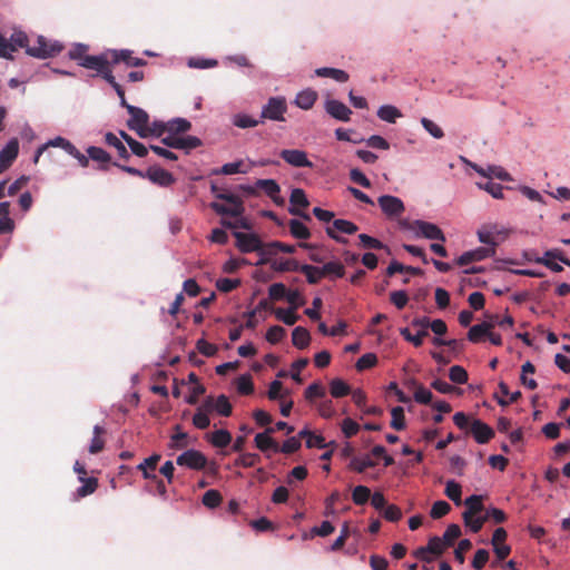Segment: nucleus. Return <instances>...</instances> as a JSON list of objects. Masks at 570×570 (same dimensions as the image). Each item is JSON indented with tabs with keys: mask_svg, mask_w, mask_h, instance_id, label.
<instances>
[{
	"mask_svg": "<svg viewBox=\"0 0 570 570\" xmlns=\"http://www.w3.org/2000/svg\"><path fill=\"white\" fill-rule=\"evenodd\" d=\"M289 203L293 206H298L301 208H306L309 205L307 196L305 191L301 188H294L289 196Z\"/></svg>",
	"mask_w": 570,
	"mask_h": 570,
	"instance_id": "obj_51",
	"label": "nucleus"
},
{
	"mask_svg": "<svg viewBox=\"0 0 570 570\" xmlns=\"http://www.w3.org/2000/svg\"><path fill=\"white\" fill-rule=\"evenodd\" d=\"M376 115L381 120L389 124H395L403 116L401 110L393 105H382Z\"/></svg>",
	"mask_w": 570,
	"mask_h": 570,
	"instance_id": "obj_27",
	"label": "nucleus"
},
{
	"mask_svg": "<svg viewBox=\"0 0 570 570\" xmlns=\"http://www.w3.org/2000/svg\"><path fill=\"white\" fill-rule=\"evenodd\" d=\"M161 142L174 149H181L189 153L193 149L202 146V140L196 136L177 137V135H168L161 138Z\"/></svg>",
	"mask_w": 570,
	"mask_h": 570,
	"instance_id": "obj_10",
	"label": "nucleus"
},
{
	"mask_svg": "<svg viewBox=\"0 0 570 570\" xmlns=\"http://www.w3.org/2000/svg\"><path fill=\"white\" fill-rule=\"evenodd\" d=\"M82 485L77 489V495L79 498H85L91 493H94L98 487V481L96 478H78Z\"/></svg>",
	"mask_w": 570,
	"mask_h": 570,
	"instance_id": "obj_36",
	"label": "nucleus"
},
{
	"mask_svg": "<svg viewBox=\"0 0 570 570\" xmlns=\"http://www.w3.org/2000/svg\"><path fill=\"white\" fill-rule=\"evenodd\" d=\"M469 165L479 175H481L483 177H487V178L495 177V178H498V179H500L502 181H511L512 180L511 175L504 168H502L501 166L489 165L487 167H481V166H479L476 164H473V163H469Z\"/></svg>",
	"mask_w": 570,
	"mask_h": 570,
	"instance_id": "obj_13",
	"label": "nucleus"
},
{
	"mask_svg": "<svg viewBox=\"0 0 570 570\" xmlns=\"http://www.w3.org/2000/svg\"><path fill=\"white\" fill-rule=\"evenodd\" d=\"M105 141L107 145L115 147L118 153V156L122 159H129L130 153L126 148V146L121 142V140L112 132H107L105 135Z\"/></svg>",
	"mask_w": 570,
	"mask_h": 570,
	"instance_id": "obj_34",
	"label": "nucleus"
},
{
	"mask_svg": "<svg viewBox=\"0 0 570 570\" xmlns=\"http://www.w3.org/2000/svg\"><path fill=\"white\" fill-rule=\"evenodd\" d=\"M449 377L455 384H464L468 381V373L462 366L453 365L449 370Z\"/></svg>",
	"mask_w": 570,
	"mask_h": 570,
	"instance_id": "obj_58",
	"label": "nucleus"
},
{
	"mask_svg": "<svg viewBox=\"0 0 570 570\" xmlns=\"http://www.w3.org/2000/svg\"><path fill=\"white\" fill-rule=\"evenodd\" d=\"M217 65L218 61L212 58L190 57L187 60V66L193 69H209L216 67Z\"/></svg>",
	"mask_w": 570,
	"mask_h": 570,
	"instance_id": "obj_39",
	"label": "nucleus"
},
{
	"mask_svg": "<svg viewBox=\"0 0 570 570\" xmlns=\"http://www.w3.org/2000/svg\"><path fill=\"white\" fill-rule=\"evenodd\" d=\"M402 226L411 230L415 237H423L432 240L445 242L442 229L433 223L416 219L413 223L404 222Z\"/></svg>",
	"mask_w": 570,
	"mask_h": 570,
	"instance_id": "obj_3",
	"label": "nucleus"
},
{
	"mask_svg": "<svg viewBox=\"0 0 570 570\" xmlns=\"http://www.w3.org/2000/svg\"><path fill=\"white\" fill-rule=\"evenodd\" d=\"M471 432L475 441L480 444L487 443L494 434L493 430L480 420L472 421Z\"/></svg>",
	"mask_w": 570,
	"mask_h": 570,
	"instance_id": "obj_20",
	"label": "nucleus"
},
{
	"mask_svg": "<svg viewBox=\"0 0 570 570\" xmlns=\"http://www.w3.org/2000/svg\"><path fill=\"white\" fill-rule=\"evenodd\" d=\"M274 433V428H267L264 432L255 435L254 442L257 449L266 453L272 451L278 453V443L271 436Z\"/></svg>",
	"mask_w": 570,
	"mask_h": 570,
	"instance_id": "obj_14",
	"label": "nucleus"
},
{
	"mask_svg": "<svg viewBox=\"0 0 570 570\" xmlns=\"http://www.w3.org/2000/svg\"><path fill=\"white\" fill-rule=\"evenodd\" d=\"M165 132H168V121L164 122L161 120L149 121L146 128V138H160Z\"/></svg>",
	"mask_w": 570,
	"mask_h": 570,
	"instance_id": "obj_35",
	"label": "nucleus"
},
{
	"mask_svg": "<svg viewBox=\"0 0 570 570\" xmlns=\"http://www.w3.org/2000/svg\"><path fill=\"white\" fill-rule=\"evenodd\" d=\"M377 202L382 212L387 216H400L405 209L401 198L395 196L383 195L379 197Z\"/></svg>",
	"mask_w": 570,
	"mask_h": 570,
	"instance_id": "obj_12",
	"label": "nucleus"
},
{
	"mask_svg": "<svg viewBox=\"0 0 570 570\" xmlns=\"http://www.w3.org/2000/svg\"><path fill=\"white\" fill-rule=\"evenodd\" d=\"M215 411L223 416L232 414V404L225 394H220L215 399Z\"/></svg>",
	"mask_w": 570,
	"mask_h": 570,
	"instance_id": "obj_52",
	"label": "nucleus"
},
{
	"mask_svg": "<svg viewBox=\"0 0 570 570\" xmlns=\"http://www.w3.org/2000/svg\"><path fill=\"white\" fill-rule=\"evenodd\" d=\"M357 229L354 223L346 219H335L325 228L326 234L338 243H346V238L343 235H352Z\"/></svg>",
	"mask_w": 570,
	"mask_h": 570,
	"instance_id": "obj_8",
	"label": "nucleus"
},
{
	"mask_svg": "<svg viewBox=\"0 0 570 570\" xmlns=\"http://www.w3.org/2000/svg\"><path fill=\"white\" fill-rule=\"evenodd\" d=\"M281 157L287 164L294 167H311L312 163L308 160L305 151L299 149H283Z\"/></svg>",
	"mask_w": 570,
	"mask_h": 570,
	"instance_id": "obj_15",
	"label": "nucleus"
},
{
	"mask_svg": "<svg viewBox=\"0 0 570 570\" xmlns=\"http://www.w3.org/2000/svg\"><path fill=\"white\" fill-rule=\"evenodd\" d=\"M19 154V141L11 138L0 150V166L6 170L11 166Z\"/></svg>",
	"mask_w": 570,
	"mask_h": 570,
	"instance_id": "obj_17",
	"label": "nucleus"
},
{
	"mask_svg": "<svg viewBox=\"0 0 570 570\" xmlns=\"http://www.w3.org/2000/svg\"><path fill=\"white\" fill-rule=\"evenodd\" d=\"M451 507L446 501L440 500L433 503L431 508V517L433 519H440L450 511Z\"/></svg>",
	"mask_w": 570,
	"mask_h": 570,
	"instance_id": "obj_64",
	"label": "nucleus"
},
{
	"mask_svg": "<svg viewBox=\"0 0 570 570\" xmlns=\"http://www.w3.org/2000/svg\"><path fill=\"white\" fill-rule=\"evenodd\" d=\"M462 517L465 527L474 533L479 532L482 529L483 523L487 521V518L475 517V514H470V512H463Z\"/></svg>",
	"mask_w": 570,
	"mask_h": 570,
	"instance_id": "obj_38",
	"label": "nucleus"
},
{
	"mask_svg": "<svg viewBox=\"0 0 570 570\" xmlns=\"http://www.w3.org/2000/svg\"><path fill=\"white\" fill-rule=\"evenodd\" d=\"M255 187L263 189L268 197L274 202H277V195L279 194L281 188L276 180L258 179L255 183Z\"/></svg>",
	"mask_w": 570,
	"mask_h": 570,
	"instance_id": "obj_30",
	"label": "nucleus"
},
{
	"mask_svg": "<svg viewBox=\"0 0 570 570\" xmlns=\"http://www.w3.org/2000/svg\"><path fill=\"white\" fill-rule=\"evenodd\" d=\"M445 542L440 537H432L430 538L428 544L425 547H420L414 551V556H421L424 553H431L435 556H440L445 547Z\"/></svg>",
	"mask_w": 570,
	"mask_h": 570,
	"instance_id": "obj_25",
	"label": "nucleus"
},
{
	"mask_svg": "<svg viewBox=\"0 0 570 570\" xmlns=\"http://www.w3.org/2000/svg\"><path fill=\"white\" fill-rule=\"evenodd\" d=\"M392 420L391 426L395 430H403L405 428L404 410L402 406H395L391 411Z\"/></svg>",
	"mask_w": 570,
	"mask_h": 570,
	"instance_id": "obj_56",
	"label": "nucleus"
},
{
	"mask_svg": "<svg viewBox=\"0 0 570 570\" xmlns=\"http://www.w3.org/2000/svg\"><path fill=\"white\" fill-rule=\"evenodd\" d=\"M370 497H371V491L365 485L355 487L353 490V493H352L353 501L356 504L366 503L368 501Z\"/></svg>",
	"mask_w": 570,
	"mask_h": 570,
	"instance_id": "obj_61",
	"label": "nucleus"
},
{
	"mask_svg": "<svg viewBox=\"0 0 570 570\" xmlns=\"http://www.w3.org/2000/svg\"><path fill=\"white\" fill-rule=\"evenodd\" d=\"M88 50V45L76 42L69 50L68 57L69 59L77 61V63L82 68L97 69V67L102 62V53L95 56L86 55Z\"/></svg>",
	"mask_w": 570,
	"mask_h": 570,
	"instance_id": "obj_4",
	"label": "nucleus"
},
{
	"mask_svg": "<svg viewBox=\"0 0 570 570\" xmlns=\"http://www.w3.org/2000/svg\"><path fill=\"white\" fill-rule=\"evenodd\" d=\"M87 155L89 158L94 161L100 163V169L105 170L107 169L104 164H109L111 160V156L101 147L90 146L87 148Z\"/></svg>",
	"mask_w": 570,
	"mask_h": 570,
	"instance_id": "obj_29",
	"label": "nucleus"
},
{
	"mask_svg": "<svg viewBox=\"0 0 570 570\" xmlns=\"http://www.w3.org/2000/svg\"><path fill=\"white\" fill-rule=\"evenodd\" d=\"M316 97L317 95L315 91L308 89L303 90L297 94L295 104L302 109H308L314 105Z\"/></svg>",
	"mask_w": 570,
	"mask_h": 570,
	"instance_id": "obj_37",
	"label": "nucleus"
},
{
	"mask_svg": "<svg viewBox=\"0 0 570 570\" xmlns=\"http://www.w3.org/2000/svg\"><path fill=\"white\" fill-rule=\"evenodd\" d=\"M202 502L209 509L217 508L222 502V495L217 490L210 489L203 495Z\"/></svg>",
	"mask_w": 570,
	"mask_h": 570,
	"instance_id": "obj_49",
	"label": "nucleus"
},
{
	"mask_svg": "<svg viewBox=\"0 0 570 570\" xmlns=\"http://www.w3.org/2000/svg\"><path fill=\"white\" fill-rule=\"evenodd\" d=\"M298 271L305 274L311 284H315L321 281V267L304 264L299 266Z\"/></svg>",
	"mask_w": 570,
	"mask_h": 570,
	"instance_id": "obj_57",
	"label": "nucleus"
},
{
	"mask_svg": "<svg viewBox=\"0 0 570 570\" xmlns=\"http://www.w3.org/2000/svg\"><path fill=\"white\" fill-rule=\"evenodd\" d=\"M287 111V105L284 97H271L268 101L262 107L261 119H268L273 121H284V115Z\"/></svg>",
	"mask_w": 570,
	"mask_h": 570,
	"instance_id": "obj_5",
	"label": "nucleus"
},
{
	"mask_svg": "<svg viewBox=\"0 0 570 570\" xmlns=\"http://www.w3.org/2000/svg\"><path fill=\"white\" fill-rule=\"evenodd\" d=\"M62 49L63 45L60 41L38 36L37 46L27 47V55L37 59H48L60 53Z\"/></svg>",
	"mask_w": 570,
	"mask_h": 570,
	"instance_id": "obj_2",
	"label": "nucleus"
},
{
	"mask_svg": "<svg viewBox=\"0 0 570 570\" xmlns=\"http://www.w3.org/2000/svg\"><path fill=\"white\" fill-rule=\"evenodd\" d=\"M9 40L12 43V47L14 48V51L18 48H24L27 50V47H30L28 45V41H29L28 36L22 30H14L12 32V35L10 36Z\"/></svg>",
	"mask_w": 570,
	"mask_h": 570,
	"instance_id": "obj_55",
	"label": "nucleus"
},
{
	"mask_svg": "<svg viewBox=\"0 0 570 570\" xmlns=\"http://www.w3.org/2000/svg\"><path fill=\"white\" fill-rule=\"evenodd\" d=\"M193 424L199 430L207 429L210 424L208 414L203 409H197L193 416Z\"/></svg>",
	"mask_w": 570,
	"mask_h": 570,
	"instance_id": "obj_63",
	"label": "nucleus"
},
{
	"mask_svg": "<svg viewBox=\"0 0 570 570\" xmlns=\"http://www.w3.org/2000/svg\"><path fill=\"white\" fill-rule=\"evenodd\" d=\"M560 257V249H549L546 250L542 257H537L534 259L535 263L542 264L550 268L554 273L562 272L563 267L561 264L554 262L556 259L559 261Z\"/></svg>",
	"mask_w": 570,
	"mask_h": 570,
	"instance_id": "obj_21",
	"label": "nucleus"
},
{
	"mask_svg": "<svg viewBox=\"0 0 570 570\" xmlns=\"http://www.w3.org/2000/svg\"><path fill=\"white\" fill-rule=\"evenodd\" d=\"M412 326L417 328L416 334H411L407 327H402L400 334L416 347L422 345L423 338L429 334V328L438 336L445 334L448 330L446 324L442 320L430 322L428 317L414 318Z\"/></svg>",
	"mask_w": 570,
	"mask_h": 570,
	"instance_id": "obj_1",
	"label": "nucleus"
},
{
	"mask_svg": "<svg viewBox=\"0 0 570 570\" xmlns=\"http://www.w3.org/2000/svg\"><path fill=\"white\" fill-rule=\"evenodd\" d=\"M420 122L422 125V127L435 139H441L444 137V131L442 130V128L436 125L433 120L426 118V117H422L420 119Z\"/></svg>",
	"mask_w": 570,
	"mask_h": 570,
	"instance_id": "obj_46",
	"label": "nucleus"
},
{
	"mask_svg": "<svg viewBox=\"0 0 570 570\" xmlns=\"http://www.w3.org/2000/svg\"><path fill=\"white\" fill-rule=\"evenodd\" d=\"M128 114L130 118L127 120V127L145 139L146 128L150 120L148 112L140 107L129 106Z\"/></svg>",
	"mask_w": 570,
	"mask_h": 570,
	"instance_id": "obj_6",
	"label": "nucleus"
},
{
	"mask_svg": "<svg viewBox=\"0 0 570 570\" xmlns=\"http://www.w3.org/2000/svg\"><path fill=\"white\" fill-rule=\"evenodd\" d=\"M478 188L485 190L495 199L503 198V186L493 181L476 183Z\"/></svg>",
	"mask_w": 570,
	"mask_h": 570,
	"instance_id": "obj_45",
	"label": "nucleus"
},
{
	"mask_svg": "<svg viewBox=\"0 0 570 570\" xmlns=\"http://www.w3.org/2000/svg\"><path fill=\"white\" fill-rule=\"evenodd\" d=\"M233 235L236 238V246L242 253L257 252L259 258H262V250L265 249V245L256 234L233 232Z\"/></svg>",
	"mask_w": 570,
	"mask_h": 570,
	"instance_id": "obj_7",
	"label": "nucleus"
},
{
	"mask_svg": "<svg viewBox=\"0 0 570 570\" xmlns=\"http://www.w3.org/2000/svg\"><path fill=\"white\" fill-rule=\"evenodd\" d=\"M145 178L161 187H168L175 181L174 176L160 167H149Z\"/></svg>",
	"mask_w": 570,
	"mask_h": 570,
	"instance_id": "obj_18",
	"label": "nucleus"
},
{
	"mask_svg": "<svg viewBox=\"0 0 570 570\" xmlns=\"http://www.w3.org/2000/svg\"><path fill=\"white\" fill-rule=\"evenodd\" d=\"M493 327L492 323L482 322L470 327L468 340L472 343H479L487 338L489 331Z\"/></svg>",
	"mask_w": 570,
	"mask_h": 570,
	"instance_id": "obj_26",
	"label": "nucleus"
},
{
	"mask_svg": "<svg viewBox=\"0 0 570 570\" xmlns=\"http://www.w3.org/2000/svg\"><path fill=\"white\" fill-rule=\"evenodd\" d=\"M262 122H263V120L261 118L255 119L246 114H237L233 120V124L236 127L243 128V129L256 127Z\"/></svg>",
	"mask_w": 570,
	"mask_h": 570,
	"instance_id": "obj_41",
	"label": "nucleus"
},
{
	"mask_svg": "<svg viewBox=\"0 0 570 570\" xmlns=\"http://www.w3.org/2000/svg\"><path fill=\"white\" fill-rule=\"evenodd\" d=\"M464 504L466 507L464 512H470V514H476L483 510L481 495L473 494L466 498Z\"/></svg>",
	"mask_w": 570,
	"mask_h": 570,
	"instance_id": "obj_54",
	"label": "nucleus"
},
{
	"mask_svg": "<svg viewBox=\"0 0 570 570\" xmlns=\"http://www.w3.org/2000/svg\"><path fill=\"white\" fill-rule=\"evenodd\" d=\"M476 234L479 242L488 245L487 248L495 249L497 240L494 236L500 234V230L497 225H484L478 230Z\"/></svg>",
	"mask_w": 570,
	"mask_h": 570,
	"instance_id": "obj_22",
	"label": "nucleus"
},
{
	"mask_svg": "<svg viewBox=\"0 0 570 570\" xmlns=\"http://www.w3.org/2000/svg\"><path fill=\"white\" fill-rule=\"evenodd\" d=\"M330 392L334 397H342L348 394L351 391L348 384L343 380L334 379L330 382Z\"/></svg>",
	"mask_w": 570,
	"mask_h": 570,
	"instance_id": "obj_44",
	"label": "nucleus"
},
{
	"mask_svg": "<svg viewBox=\"0 0 570 570\" xmlns=\"http://www.w3.org/2000/svg\"><path fill=\"white\" fill-rule=\"evenodd\" d=\"M235 218V220L222 218L220 224L225 228L234 229V232H238V228L250 229V223L246 218H244L243 216Z\"/></svg>",
	"mask_w": 570,
	"mask_h": 570,
	"instance_id": "obj_50",
	"label": "nucleus"
},
{
	"mask_svg": "<svg viewBox=\"0 0 570 570\" xmlns=\"http://www.w3.org/2000/svg\"><path fill=\"white\" fill-rule=\"evenodd\" d=\"M324 108L336 120L346 122L351 119L352 110L340 100L327 98L324 101Z\"/></svg>",
	"mask_w": 570,
	"mask_h": 570,
	"instance_id": "obj_11",
	"label": "nucleus"
},
{
	"mask_svg": "<svg viewBox=\"0 0 570 570\" xmlns=\"http://www.w3.org/2000/svg\"><path fill=\"white\" fill-rule=\"evenodd\" d=\"M495 254V249L479 247L472 250L464 252L456 261L459 265H466L472 262H480L488 257H492Z\"/></svg>",
	"mask_w": 570,
	"mask_h": 570,
	"instance_id": "obj_16",
	"label": "nucleus"
},
{
	"mask_svg": "<svg viewBox=\"0 0 570 570\" xmlns=\"http://www.w3.org/2000/svg\"><path fill=\"white\" fill-rule=\"evenodd\" d=\"M275 316L286 325H294L298 320V315L294 312V308H277L275 309Z\"/></svg>",
	"mask_w": 570,
	"mask_h": 570,
	"instance_id": "obj_53",
	"label": "nucleus"
},
{
	"mask_svg": "<svg viewBox=\"0 0 570 570\" xmlns=\"http://www.w3.org/2000/svg\"><path fill=\"white\" fill-rule=\"evenodd\" d=\"M291 234L298 239H306L309 237L308 228L298 219L289 220Z\"/></svg>",
	"mask_w": 570,
	"mask_h": 570,
	"instance_id": "obj_48",
	"label": "nucleus"
},
{
	"mask_svg": "<svg viewBox=\"0 0 570 570\" xmlns=\"http://www.w3.org/2000/svg\"><path fill=\"white\" fill-rule=\"evenodd\" d=\"M261 460L259 455L256 453H242L236 460L235 465L252 468Z\"/></svg>",
	"mask_w": 570,
	"mask_h": 570,
	"instance_id": "obj_62",
	"label": "nucleus"
},
{
	"mask_svg": "<svg viewBox=\"0 0 570 570\" xmlns=\"http://www.w3.org/2000/svg\"><path fill=\"white\" fill-rule=\"evenodd\" d=\"M191 128V122L185 118H173L168 121V135H179L187 132Z\"/></svg>",
	"mask_w": 570,
	"mask_h": 570,
	"instance_id": "obj_33",
	"label": "nucleus"
},
{
	"mask_svg": "<svg viewBox=\"0 0 570 570\" xmlns=\"http://www.w3.org/2000/svg\"><path fill=\"white\" fill-rule=\"evenodd\" d=\"M243 161L237 160L233 163L224 164L219 169H216L215 174L222 175H235V174H246L247 170L243 168Z\"/></svg>",
	"mask_w": 570,
	"mask_h": 570,
	"instance_id": "obj_43",
	"label": "nucleus"
},
{
	"mask_svg": "<svg viewBox=\"0 0 570 570\" xmlns=\"http://www.w3.org/2000/svg\"><path fill=\"white\" fill-rule=\"evenodd\" d=\"M176 463L179 466H186L193 470H203L206 468L208 460L200 451L189 449L177 456Z\"/></svg>",
	"mask_w": 570,
	"mask_h": 570,
	"instance_id": "obj_9",
	"label": "nucleus"
},
{
	"mask_svg": "<svg viewBox=\"0 0 570 570\" xmlns=\"http://www.w3.org/2000/svg\"><path fill=\"white\" fill-rule=\"evenodd\" d=\"M45 144H46L47 148H49V147L61 148L67 154H69V151L75 146L70 140H68L67 138H65L62 136H57L55 138H51V139L47 140Z\"/></svg>",
	"mask_w": 570,
	"mask_h": 570,
	"instance_id": "obj_59",
	"label": "nucleus"
},
{
	"mask_svg": "<svg viewBox=\"0 0 570 570\" xmlns=\"http://www.w3.org/2000/svg\"><path fill=\"white\" fill-rule=\"evenodd\" d=\"M277 250L292 254L295 252V247L293 245L283 244L277 240L266 244L265 249L262 250V258H259L257 265L266 264L269 262L271 257L274 256Z\"/></svg>",
	"mask_w": 570,
	"mask_h": 570,
	"instance_id": "obj_19",
	"label": "nucleus"
},
{
	"mask_svg": "<svg viewBox=\"0 0 570 570\" xmlns=\"http://www.w3.org/2000/svg\"><path fill=\"white\" fill-rule=\"evenodd\" d=\"M206 436L207 440L216 448H226L233 440L232 434L225 429L216 430Z\"/></svg>",
	"mask_w": 570,
	"mask_h": 570,
	"instance_id": "obj_28",
	"label": "nucleus"
},
{
	"mask_svg": "<svg viewBox=\"0 0 570 570\" xmlns=\"http://www.w3.org/2000/svg\"><path fill=\"white\" fill-rule=\"evenodd\" d=\"M324 79H330L337 83H345L350 80V75L343 69L323 67V80Z\"/></svg>",
	"mask_w": 570,
	"mask_h": 570,
	"instance_id": "obj_31",
	"label": "nucleus"
},
{
	"mask_svg": "<svg viewBox=\"0 0 570 570\" xmlns=\"http://www.w3.org/2000/svg\"><path fill=\"white\" fill-rule=\"evenodd\" d=\"M160 459H161L160 454L155 453V454L148 456L147 459H145L141 463H139L137 465V469L139 471H141L144 479L153 480V481L157 480V475L155 473L150 472V470L156 469Z\"/></svg>",
	"mask_w": 570,
	"mask_h": 570,
	"instance_id": "obj_24",
	"label": "nucleus"
},
{
	"mask_svg": "<svg viewBox=\"0 0 570 570\" xmlns=\"http://www.w3.org/2000/svg\"><path fill=\"white\" fill-rule=\"evenodd\" d=\"M344 275V266L340 262L323 264V276L340 278Z\"/></svg>",
	"mask_w": 570,
	"mask_h": 570,
	"instance_id": "obj_47",
	"label": "nucleus"
},
{
	"mask_svg": "<svg viewBox=\"0 0 570 570\" xmlns=\"http://www.w3.org/2000/svg\"><path fill=\"white\" fill-rule=\"evenodd\" d=\"M236 387H237V391L240 394L248 395V394L253 393L254 386H253V382H252L250 375L249 374L240 375L237 379Z\"/></svg>",
	"mask_w": 570,
	"mask_h": 570,
	"instance_id": "obj_60",
	"label": "nucleus"
},
{
	"mask_svg": "<svg viewBox=\"0 0 570 570\" xmlns=\"http://www.w3.org/2000/svg\"><path fill=\"white\" fill-rule=\"evenodd\" d=\"M445 495L454 502L455 505L461 504V485L454 480H449L445 484Z\"/></svg>",
	"mask_w": 570,
	"mask_h": 570,
	"instance_id": "obj_42",
	"label": "nucleus"
},
{
	"mask_svg": "<svg viewBox=\"0 0 570 570\" xmlns=\"http://www.w3.org/2000/svg\"><path fill=\"white\" fill-rule=\"evenodd\" d=\"M292 342L298 348H304L309 342L308 332L301 326H297L292 332Z\"/></svg>",
	"mask_w": 570,
	"mask_h": 570,
	"instance_id": "obj_40",
	"label": "nucleus"
},
{
	"mask_svg": "<svg viewBox=\"0 0 570 570\" xmlns=\"http://www.w3.org/2000/svg\"><path fill=\"white\" fill-rule=\"evenodd\" d=\"M210 208L218 215L232 217H240L245 212L244 204H236V206H233L230 204L224 205L217 202H213L210 204Z\"/></svg>",
	"mask_w": 570,
	"mask_h": 570,
	"instance_id": "obj_23",
	"label": "nucleus"
},
{
	"mask_svg": "<svg viewBox=\"0 0 570 570\" xmlns=\"http://www.w3.org/2000/svg\"><path fill=\"white\" fill-rule=\"evenodd\" d=\"M375 462L372 460L371 455L365 454L362 456H353L348 463L350 469L362 473L368 468H373Z\"/></svg>",
	"mask_w": 570,
	"mask_h": 570,
	"instance_id": "obj_32",
	"label": "nucleus"
}]
</instances>
